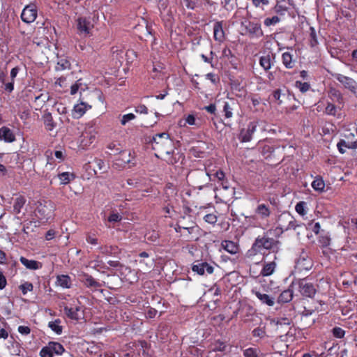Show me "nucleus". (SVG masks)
<instances>
[{
	"mask_svg": "<svg viewBox=\"0 0 357 357\" xmlns=\"http://www.w3.org/2000/svg\"><path fill=\"white\" fill-rule=\"evenodd\" d=\"M151 146L152 149L156 151L155 153L156 157L160 158L169 165L177 162V160L173 155V142L167 132L158 133L153 136Z\"/></svg>",
	"mask_w": 357,
	"mask_h": 357,
	"instance_id": "1",
	"label": "nucleus"
},
{
	"mask_svg": "<svg viewBox=\"0 0 357 357\" xmlns=\"http://www.w3.org/2000/svg\"><path fill=\"white\" fill-rule=\"evenodd\" d=\"M280 242L273 238L269 237L268 232L264 233L263 236H258L248 250L250 256L261 254L264 256L268 255L265 251L277 252Z\"/></svg>",
	"mask_w": 357,
	"mask_h": 357,
	"instance_id": "2",
	"label": "nucleus"
},
{
	"mask_svg": "<svg viewBox=\"0 0 357 357\" xmlns=\"http://www.w3.org/2000/svg\"><path fill=\"white\" fill-rule=\"evenodd\" d=\"M190 178L193 180L196 188L199 190L206 185L208 181L215 179L218 183L223 181L225 178V174L220 169L217 170L215 174H211L206 168L205 169H197L191 171L189 174Z\"/></svg>",
	"mask_w": 357,
	"mask_h": 357,
	"instance_id": "3",
	"label": "nucleus"
},
{
	"mask_svg": "<svg viewBox=\"0 0 357 357\" xmlns=\"http://www.w3.org/2000/svg\"><path fill=\"white\" fill-rule=\"evenodd\" d=\"M182 237L185 238L187 241H197L199 236V227L193 221H189L188 223L183 221L181 226Z\"/></svg>",
	"mask_w": 357,
	"mask_h": 357,
	"instance_id": "4",
	"label": "nucleus"
},
{
	"mask_svg": "<svg viewBox=\"0 0 357 357\" xmlns=\"http://www.w3.org/2000/svg\"><path fill=\"white\" fill-rule=\"evenodd\" d=\"M297 225L294 218L289 213H283L278 217V226L276 230L280 233L289 229H296Z\"/></svg>",
	"mask_w": 357,
	"mask_h": 357,
	"instance_id": "5",
	"label": "nucleus"
},
{
	"mask_svg": "<svg viewBox=\"0 0 357 357\" xmlns=\"http://www.w3.org/2000/svg\"><path fill=\"white\" fill-rule=\"evenodd\" d=\"M245 29V33L250 38H260L264 36L261 23L259 22L247 20L242 22Z\"/></svg>",
	"mask_w": 357,
	"mask_h": 357,
	"instance_id": "6",
	"label": "nucleus"
},
{
	"mask_svg": "<svg viewBox=\"0 0 357 357\" xmlns=\"http://www.w3.org/2000/svg\"><path fill=\"white\" fill-rule=\"evenodd\" d=\"M116 153H119V156L116 160L117 165L123 167H126V166L131 167L135 165V157L131 155L130 151L122 150L121 148H117Z\"/></svg>",
	"mask_w": 357,
	"mask_h": 357,
	"instance_id": "7",
	"label": "nucleus"
},
{
	"mask_svg": "<svg viewBox=\"0 0 357 357\" xmlns=\"http://www.w3.org/2000/svg\"><path fill=\"white\" fill-rule=\"evenodd\" d=\"M214 266L206 261L200 260L195 261L192 265V271L198 275H211L214 272Z\"/></svg>",
	"mask_w": 357,
	"mask_h": 357,
	"instance_id": "8",
	"label": "nucleus"
},
{
	"mask_svg": "<svg viewBox=\"0 0 357 357\" xmlns=\"http://www.w3.org/2000/svg\"><path fill=\"white\" fill-rule=\"evenodd\" d=\"M258 123L257 121L250 122L246 128H242L238 135V139L241 142H248L252 139V135L257 130Z\"/></svg>",
	"mask_w": 357,
	"mask_h": 357,
	"instance_id": "9",
	"label": "nucleus"
},
{
	"mask_svg": "<svg viewBox=\"0 0 357 357\" xmlns=\"http://www.w3.org/2000/svg\"><path fill=\"white\" fill-rule=\"evenodd\" d=\"M38 11L36 6L34 4H29L24 7L21 13L22 20L26 23L30 24L35 21L37 17Z\"/></svg>",
	"mask_w": 357,
	"mask_h": 357,
	"instance_id": "10",
	"label": "nucleus"
},
{
	"mask_svg": "<svg viewBox=\"0 0 357 357\" xmlns=\"http://www.w3.org/2000/svg\"><path fill=\"white\" fill-rule=\"evenodd\" d=\"M298 286L299 291L303 296L312 298L317 292L314 284L305 278L299 281Z\"/></svg>",
	"mask_w": 357,
	"mask_h": 357,
	"instance_id": "11",
	"label": "nucleus"
},
{
	"mask_svg": "<svg viewBox=\"0 0 357 357\" xmlns=\"http://www.w3.org/2000/svg\"><path fill=\"white\" fill-rule=\"evenodd\" d=\"M222 105V112L226 119H230L234 116V111L237 110L238 101L234 98H228L224 100Z\"/></svg>",
	"mask_w": 357,
	"mask_h": 357,
	"instance_id": "12",
	"label": "nucleus"
},
{
	"mask_svg": "<svg viewBox=\"0 0 357 357\" xmlns=\"http://www.w3.org/2000/svg\"><path fill=\"white\" fill-rule=\"evenodd\" d=\"M335 77L345 89H347L357 96V82L353 78L342 74H337Z\"/></svg>",
	"mask_w": 357,
	"mask_h": 357,
	"instance_id": "13",
	"label": "nucleus"
},
{
	"mask_svg": "<svg viewBox=\"0 0 357 357\" xmlns=\"http://www.w3.org/2000/svg\"><path fill=\"white\" fill-rule=\"evenodd\" d=\"M77 28L79 34L86 36L91 33L93 25L89 18L79 17L77 20Z\"/></svg>",
	"mask_w": 357,
	"mask_h": 357,
	"instance_id": "14",
	"label": "nucleus"
},
{
	"mask_svg": "<svg viewBox=\"0 0 357 357\" xmlns=\"http://www.w3.org/2000/svg\"><path fill=\"white\" fill-rule=\"evenodd\" d=\"M52 207L40 204L35 211L36 216L43 222H47L52 216Z\"/></svg>",
	"mask_w": 357,
	"mask_h": 357,
	"instance_id": "15",
	"label": "nucleus"
},
{
	"mask_svg": "<svg viewBox=\"0 0 357 357\" xmlns=\"http://www.w3.org/2000/svg\"><path fill=\"white\" fill-rule=\"evenodd\" d=\"M224 25L225 22L222 20L215 21L213 24V38L219 43H223L226 39Z\"/></svg>",
	"mask_w": 357,
	"mask_h": 357,
	"instance_id": "16",
	"label": "nucleus"
},
{
	"mask_svg": "<svg viewBox=\"0 0 357 357\" xmlns=\"http://www.w3.org/2000/svg\"><path fill=\"white\" fill-rule=\"evenodd\" d=\"M139 259H136L138 261L142 270L147 271H149L153 265V259L150 257V255L146 252H142L138 255Z\"/></svg>",
	"mask_w": 357,
	"mask_h": 357,
	"instance_id": "17",
	"label": "nucleus"
},
{
	"mask_svg": "<svg viewBox=\"0 0 357 357\" xmlns=\"http://www.w3.org/2000/svg\"><path fill=\"white\" fill-rule=\"evenodd\" d=\"M296 266L300 270L308 271L312 266V259L306 253L303 252L297 259Z\"/></svg>",
	"mask_w": 357,
	"mask_h": 357,
	"instance_id": "18",
	"label": "nucleus"
},
{
	"mask_svg": "<svg viewBox=\"0 0 357 357\" xmlns=\"http://www.w3.org/2000/svg\"><path fill=\"white\" fill-rule=\"evenodd\" d=\"M275 62V54L273 53L262 55L259 58V65L265 71L270 70Z\"/></svg>",
	"mask_w": 357,
	"mask_h": 357,
	"instance_id": "19",
	"label": "nucleus"
},
{
	"mask_svg": "<svg viewBox=\"0 0 357 357\" xmlns=\"http://www.w3.org/2000/svg\"><path fill=\"white\" fill-rule=\"evenodd\" d=\"M91 108V105H87L84 102H81L74 106L72 110V116L75 119H78L86 113L88 109Z\"/></svg>",
	"mask_w": 357,
	"mask_h": 357,
	"instance_id": "20",
	"label": "nucleus"
},
{
	"mask_svg": "<svg viewBox=\"0 0 357 357\" xmlns=\"http://www.w3.org/2000/svg\"><path fill=\"white\" fill-rule=\"evenodd\" d=\"M252 294L255 295L263 304H266L270 307L273 306L275 304V298L273 297H271L266 294L261 293L256 289H252Z\"/></svg>",
	"mask_w": 357,
	"mask_h": 357,
	"instance_id": "21",
	"label": "nucleus"
},
{
	"mask_svg": "<svg viewBox=\"0 0 357 357\" xmlns=\"http://www.w3.org/2000/svg\"><path fill=\"white\" fill-rule=\"evenodd\" d=\"M282 62L286 68L292 69L296 66V59L292 53L285 52L282 54Z\"/></svg>",
	"mask_w": 357,
	"mask_h": 357,
	"instance_id": "22",
	"label": "nucleus"
},
{
	"mask_svg": "<svg viewBox=\"0 0 357 357\" xmlns=\"http://www.w3.org/2000/svg\"><path fill=\"white\" fill-rule=\"evenodd\" d=\"M255 213L261 219L265 220L270 216L271 209L268 205L260 204L256 207Z\"/></svg>",
	"mask_w": 357,
	"mask_h": 357,
	"instance_id": "23",
	"label": "nucleus"
},
{
	"mask_svg": "<svg viewBox=\"0 0 357 357\" xmlns=\"http://www.w3.org/2000/svg\"><path fill=\"white\" fill-rule=\"evenodd\" d=\"M0 139L11 143L15 140V136L9 128L3 126L0 128Z\"/></svg>",
	"mask_w": 357,
	"mask_h": 357,
	"instance_id": "24",
	"label": "nucleus"
},
{
	"mask_svg": "<svg viewBox=\"0 0 357 357\" xmlns=\"http://www.w3.org/2000/svg\"><path fill=\"white\" fill-rule=\"evenodd\" d=\"M20 262L27 268L30 270H38L42 268L43 264L41 262L28 259L24 257H20Z\"/></svg>",
	"mask_w": 357,
	"mask_h": 357,
	"instance_id": "25",
	"label": "nucleus"
},
{
	"mask_svg": "<svg viewBox=\"0 0 357 357\" xmlns=\"http://www.w3.org/2000/svg\"><path fill=\"white\" fill-rule=\"evenodd\" d=\"M82 282L89 288H98L101 287V284L96 281L91 275L83 273Z\"/></svg>",
	"mask_w": 357,
	"mask_h": 357,
	"instance_id": "26",
	"label": "nucleus"
},
{
	"mask_svg": "<svg viewBox=\"0 0 357 357\" xmlns=\"http://www.w3.org/2000/svg\"><path fill=\"white\" fill-rule=\"evenodd\" d=\"M276 263L275 261H269V262H264L263 264V267L261 270L260 275L264 277H267L271 275L275 268H276Z\"/></svg>",
	"mask_w": 357,
	"mask_h": 357,
	"instance_id": "27",
	"label": "nucleus"
},
{
	"mask_svg": "<svg viewBox=\"0 0 357 357\" xmlns=\"http://www.w3.org/2000/svg\"><path fill=\"white\" fill-rule=\"evenodd\" d=\"M337 147L339 152L343 154L346 152L344 148H347L349 149H357V141L352 142H347L344 139H340L337 144Z\"/></svg>",
	"mask_w": 357,
	"mask_h": 357,
	"instance_id": "28",
	"label": "nucleus"
},
{
	"mask_svg": "<svg viewBox=\"0 0 357 357\" xmlns=\"http://www.w3.org/2000/svg\"><path fill=\"white\" fill-rule=\"evenodd\" d=\"M222 248L230 254H236L238 252V245L231 241H223L221 243Z\"/></svg>",
	"mask_w": 357,
	"mask_h": 357,
	"instance_id": "29",
	"label": "nucleus"
},
{
	"mask_svg": "<svg viewBox=\"0 0 357 357\" xmlns=\"http://www.w3.org/2000/svg\"><path fill=\"white\" fill-rule=\"evenodd\" d=\"M294 297L293 290L287 289L284 290L278 298V303H286L290 302Z\"/></svg>",
	"mask_w": 357,
	"mask_h": 357,
	"instance_id": "30",
	"label": "nucleus"
},
{
	"mask_svg": "<svg viewBox=\"0 0 357 357\" xmlns=\"http://www.w3.org/2000/svg\"><path fill=\"white\" fill-rule=\"evenodd\" d=\"M26 200V198L20 195L17 196L15 200L13 205V213L15 214H20L21 213L22 208L24 207Z\"/></svg>",
	"mask_w": 357,
	"mask_h": 357,
	"instance_id": "31",
	"label": "nucleus"
},
{
	"mask_svg": "<svg viewBox=\"0 0 357 357\" xmlns=\"http://www.w3.org/2000/svg\"><path fill=\"white\" fill-rule=\"evenodd\" d=\"M58 178L60 180V184L67 185L71 181L75 178V174L74 173L65 172L58 174Z\"/></svg>",
	"mask_w": 357,
	"mask_h": 357,
	"instance_id": "32",
	"label": "nucleus"
},
{
	"mask_svg": "<svg viewBox=\"0 0 357 357\" xmlns=\"http://www.w3.org/2000/svg\"><path fill=\"white\" fill-rule=\"evenodd\" d=\"M57 285L62 288H70L71 287V279L68 275H60L56 277Z\"/></svg>",
	"mask_w": 357,
	"mask_h": 357,
	"instance_id": "33",
	"label": "nucleus"
},
{
	"mask_svg": "<svg viewBox=\"0 0 357 357\" xmlns=\"http://www.w3.org/2000/svg\"><path fill=\"white\" fill-rule=\"evenodd\" d=\"M64 313L70 319L77 321L79 319L78 315V312L79 311V307H69L68 306L64 307L63 308Z\"/></svg>",
	"mask_w": 357,
	"mask_h": 357,
	"instance_id": "34",
	"label": "nucleus"
},
{
	"mask_svg": "<svg viewBox=\"0 0 357 357\" xmlns=\"http://www.w3.org/2000/svg\"><path fill=\"white\" fill-rule=\"evenodd\" d=\"M71 63L66 57H60L55 66L56 71H61L67 69H70Z\"/></svg>",
	"mask_w": 357,
	"mask_h": 357,
	"instance_id": "35",
	"label": "nucleus"
},
{
	"mask_svg": "<svg viewBox=\"0 0 357 357\" xmlns=\"http://www.w3.org/2000/svg\"><path fill=\"white\" fill-rule=\"evenodd\" d=\"M273 9L277 14L284 15L289 10V7L286 5L284 0H278Z\"/></svg>",
	"mask_w": 357,
	"mask_h": 357,
	"instance_id": "36",
	"label": "nucleus"
},
{
	"mask_svg": "<svg viewBox=\"0 0 357 357\" xmlns=\"http://www.w3.org/2000/svg\"><path fill=\"white\" fill-rule=\"evenodd\" d=\"M318 242L320 246L323 248L329 246L331 244V237L328 233L322 230L318 236Z\"/></svg>",
	"mask_w": 357,
	"mask_h": 357,
	"instance_id": "37",
	"label": "nucleus"
},
{
	"mask_svg": "<svg viewBox=\"0 0 357 357\" xmlns=\"http://www.w3.org/2000/svg\"><path fill=\"white\" fill-rule=\"evenodd\" d=\"M44 124L47 130L51 131L56 127V123H54L52 114L48 112L43 116Z\"/></svg>",
	"mask_w": 357,
	"mask_h": 357,
	"instance_id": "38",
	"label": "nucleus"
},
{
	"mask_svg": "<svg viewBox=\"0 0 357 357\" xmlns=\"http://www.w3.org/2000/svg\"><path fill=\"white\" fill-rule=\"evenodd\" d=\"M312 187L315 191L322 192L325 188V183L322 177L318 176L312 183Z\"/></svg>",
	"mask_w": 357,
	"mask_h": 357,
	"instance_id": "39",
	"label": "nucleus"
},
{
	"mask_svg": "<svg viewBox=\"0 0 357 357\" xmlns=\"http://www.w3.org/2000/svg\"><path fill=\"white\" fill-rule=\"evenodd\" d=\"M61 320L59 319H55L54 321H50L48 326L56 333L57 335H61L63 331V327L60 325Z\"/></svg>",
	"mask_w": 357,
	"mask_h": 357,
	"instance_id": "40",
	"label": "nucleus"
},
{
	"mask_svg": "<svg viewBox=\"0 0 357 357\" xmlns=\"http://www.w3.org/2000/svg\"><path fill=\"white\" fill-rule=\"evenodd\" d=\"M48 344L51 347L53 353L56 355H61L65 351L63 346L59 342H50Z\"/></svg>",
	"mask_w": 357,
	"mask_h": 357,
	"instance_id": "41",
	"label": "nucleus"
},
{
	"mask_svg": "<svg viewBox=\"0 0 357 357\" xmlns=\"http://www.w3.org/2000/svg\"><path fill=\"white\" fill-rule=\"evenodd\" d=\"M185 123L188 124L189 126H193L196 128H199L202 126V122L199 120H197L195 115L193 114H188L185 119Z\"/></svg>",
	"mask_w": 357,
	"mask_h": 357,
	"instance_id": "42",
	"label": "nucleus"
},
{
	"mask_svg": "<svg viewBox=\"0 0 357 357\" xmlns=\"http://www.w3.org/2000/svg\"><path fill=\"white\" fill-rule=\"evenodd\" d=\"M252 335L254 337L264 338L266 335V327L265 326H263V327L259 326V327L255 328L252 331Z\"/></svg>",
	"mask_w": 357,
	"mask_h": 357,
	"instance_id": "43",
	"label": "nucleus"
},
{
	"mask_svg": "<svg viewBox=\"0 0 357 357\" xmlns=\"http://www.w3.org/2000/svg\"><path fill=\"white\" fill-rule=\"evenodd\" d=\"M284 96V94H282V90L280 89H275L272 93V100L277 102L278 105H281L282 100V96Z\"/></svg>",
	"mask_w": 357,
	"mask_h": 357,
	"instance_id": "44",
	"label": "nucleus"
},
{
	"mask_svg": "<svg viewBox=\"0 0 357 357\" xmlns=\"http://www.w3.org/2000/svg\"><path fill=\"white\" fill-rule=\"evenodd\" d=\"M259 350L257 348L249 347L243 351L244 357H258Z\"/></svg>",
	"mask_w": 357,
	"mask_h": 357,
	"instance_id": "45",
	"label": "nucleus"
},
{
	"mask_svg": "<svg viewBox=\"0 0 357 357\" xmlns=\"http://www.w3.org/2000/svg\"><path fill=\"white\" fill-rule=\"evenodd\" d=\"M280 22V18L277 16V15H274L271 17H267L264 20V24L266 26H274L275 24H277L278 23H279Z\"/></svg>",
	"mask_w": 357,
	"mask_h": 357,
	"instance_id": "46",
	"label": "nucleus"
},
{
	"mask_svg": "<svg viewBox=\"0 0 357 357\" xmlns=\"http://www.w3.org/2000/svg\"><path fill=\"white\" fill-rule=\"evenodd\" d=\"M39 355L40 357H53L54 353L49 344L41 349Z\"/></svg>",
	"mask_w": 357,
	"mask_h": 357,
	"instance_id": "47",
	"label": "nucleus"
},
{
	"mask_svg": "<svg viewBox=\"0 0 357 357\" xmlns=\"http://www.w3.org/2000/svg\"><path fill=\"white\" fill-rule=\"evenodd\" d=\"M305 208L306 203L303 201L298 202L295 206L296 211L302 216L305 215L307 213Z\"/></svg>",
	"mask_w": 357,
	"mask_h": 357,
	"instance_id": "48",
	"label": "nucleus"
},
{
	"mask_svg": "<svg viewBox=\"0 0 357 357\" xmlns=\"http://www.w3.org/2000/svg\"><path fill=\"white\" fill-rule=\"evenodd\" d=\"M135 119H136V116L132 113L124 114L121 117V119H120L121 125L126 126L128 123H129L130 121H131Z\"/></svg>",
	"mask_w": 357,
	"mask_h": 357,
	"instance_id": "49",
	"label": "nucleus"
},
{
	"mask_svg": "<svg viewBox=\"0 0 357 357\" xmlns=\"http://www.w3.org/2000/svg\"><path fill=\"white\" fill-rule=\"evenodd\" d=\"M295 86L298 88L301 93H305L307 92L310 88V84L307 82H302L301 81H296L295 82Z\"/></svg>",
	"mask_w": 357,
	"mask_h": 357,
	"instance_id": "50",
	"label": "nucleus"
},
{
	"mask_svg": "<svg viewBox=\"0 0 357 357\" xmlns=\"http://www.w3.org/2000/svg\"><path fill=\"white\" fill-rule=\"evenodd\" d=\"M19 289L22 291L23 295H26L28 291H33V285L29 282H25L19 286Z\"/></svg>",
	"mask_w": 357,
	"mask_h": 357,
	"instance_id": "51",
	"label": "nucleus"
},
{
	"mask_svg": "<svg viewBox=\"0 0 357 357\" xmlns=\"http://www.w3.org/2000/svg\"><path fill=\"white\" fill-rule=\"evenodd\" d=\"M190 153L191 155L195 157V158H204L205 155V152L200 150L197 147H192L190 149Z\"/></svg>",
	"mask_w": 357,
	"mask_h": 357,
	"instance_id": "52",
	"label": "nucleus"
},
{
	"mask_svg": "<svg viewBox=\"0 0 357 357\" xmlns=\"http://www.w3.org/2000/svg\"><path fill=\"white\" fill-rule=\"evenodd\" d=\"M225 349H226V344H225V342H223L220 340H217L213 344V347L212 349L214 351H224L225 350Z\"/></svg>",
	"mask_w": 357,
	"mask_h": 357,
	"instance_id": "53",
	"label": "nucleus"
},
{
	"mask_svg": "<svg viewBox=\"0 0 357 357\" xmlns=\"http://www.w3.org/2000/svg\"><path fill=\"white\" fill-rule=\"evenodd\" d=\"M333 335L336 338H342L345 335V331L340 327L335 326L332 330Z\"/></svg>",
	"mask_w": 357,
	"mask_h": 357,
	"instance_id": "54",
	"label": "nucleus"
},
{
	"mask_svg": "<svg viewBox=\"0 0 357 357\" xmlns=\"http://www.w3.org/2000/svg\"><path fill=\"white\" fill-rule=\"evenodd\" d=\"M337 112L336 106L331 102H328L326 108L325 113L328 115L335 116Z\"/></svg>",
	"mask_w": 357,
	"mask_h": 357,
	"instance_id": "55",
	"label": "nucleus"
},
{
	"mask_svg": "<svg viewBox=\"0 0 357 357\" xmlns=\"http://www.w3.org/2000/svg\"><path fill=\"white\" fill-rule=\"evenodd\" d=\"M203 219L206 222L211 225L215 224L218 220L216 215L214 213L206 214L203 217Z\"/></svg>",
	"mask_w": 357,
	"mask_h": 357,
	"instance_id": "56",
	"label": "nucleus"
},
{
	"mask_svg": "<svg viewBox=\"0 0 357 357\" xmlns=\"http://www.w3.org/2000/svg\"><path fill=\"white\" fill-rule=\"evenodd\" d=\"M330 93L331 95L336 98L337 101L339 102V103H342L343 102V96H342V94L337 89H331V91H330Z\"/></svg>",
	"mask_w": 357,
	"mask_h": 357,
	"instance_id": "57",
	"label": "nucleus"
},
{
	"mask_svg": "<svg viewBox=\"0 0 357 357\" xmlns=\"http://www.w3.org/2000/svg\"><path fill=\"white\" fill-rule=\"evenodd\" d=\"M205 76L207 79L210 80L214 84H216L220 82L218 75L215 73H207Z\"/></svg>",
	"mask_w": 357,
	"mask_h": 357,
	"instance_id": "58",
	"label": "nucleus"
},
{
	"mask_svg": "<svg viewBox=\"0 0 357 357\" xmlns=\"http://www.w3.org/2000/svg\"><path fill=\"white\" fill-rule=\"evenodd\" d=\"M188 9L194 10L197 5L196 0H181Z\"/></svg>",
	"mask_w": 357,
	"mask_h": 357,
	"instance_id": "59",
	"label": "nucleus"
},
{
	"mask_svg": "<svg viewBox=\"0 0 357 357\" xmlns=\"http://www.w3.org/2000/svg\"><path fill=\"white\" fill-rule=\"evenodd\" d=\"M312 32L310 33V44L311 47H314L318 44L317 35L313 28H311Z\"/></svg>",
	"mask_w": 357,
	"mask_h": 357,
	"instance_id": "60",
	"label": "nucleus"
},
{
	"mask_svg": "<svg viewBox=\"0 0 357 357\" xmlns=\"http://www.w3.org/2000/svg\"><path fill=\"white\" fill-rule=\"evenodd\" d=\"M122 220V216L119 213H112L108 217V221L109 222H119Z\"/></svg>",
	"mask_w": 357,
	"mask_h": 357,
	"instance_id": "61",
	"label": "nucleus"
},
{
	"mask_svg": "<svg viewBox=\"0 0 357 357\" xmlns=\"http://www.w3.org/2000/svg\"><path fill=\"white\" fill-rule=\"evenodd\" d=\"M309 226H312L311 229L312 231L316 234H319L321 231V225L319 222H315L314 224L310 223L308 225Z\"/></svg>",
	"mask_w": 357,
	"mask_h": 357,
	"instance_id": "62",
	"label": "nucleus"
},
{
	"mask_svg": "<svg viewBox=\"0 0 357 357\" xmlns=\"http://www.w3.org/2000/svg\"><path fill=\"white\" fill-rule=\"evenodd\" d=\"M81 80H77L74 84L70 86V94L75 95L78 91L79 86H81V83L79 82Z\"/></svg>",
	"mask_w": 357,
	"mask_h": 357,
	"instance_id": "63",
	"label": "nucleus"
},
{
	"mask_svg": "<svg viewBox=\"0 0 357 357\" xmlns=\"http://www.w3.org/2000/svg\"><path fill=\"white\" fill-rule=\"evenodd\" d=\"M135 112L139 114H148V108L144 105H139L135 107Z\"/></svg>",
	"mask_w": 357,
	"mask_h": 357,
	"instance_id": "64",
	"label": "nucleus"
}]
</instances>
